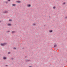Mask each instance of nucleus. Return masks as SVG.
<instances>
[{
  "mask_svg": "<svg viewBox=\"0 0 67 67\" xmlns=\"http://www.w3.org/2000/svg\"><path fill=\"white\" fill-rule=\"evenodd\" d=\"M28 61H29V60H26V62H28Z\"/></svg>",
  "mask_w": 67,
  "mask_h": 67,
  "instance_id": "obj_16",
  "label": "nucleus"
},
{
  "mask_svg": "<svg viewBox=\"0 0 67 67\" xmlns=\"http://www.w3.org/2000/svg\"><path fill=\"white\" fill-rule=\"evenodd\" d=\"M16 2L17 3H21V1H17Z\"/></svg>",
  "mask_w": 67,
  "mask_h": 67,
  "instance_id": "obj_6",
  "label": "nucleus"
},
{
  "mask_svg": "<svg viewBox=\"0 0 67 67\" xmlns=\"http://www.w3.org/2000/svg\"><path fill=\"white\" fill-rule=\"evenodd\" d=\"M12 21V20L11 19H9V21Z\"/></svg>",
  "mask_w": 67,
  "mask_h": 67,
  "instance_id": "obj_14",
  "label": "nucleus"
},
{
  "mask_svg": "<svg viewBox=\"0 0 67 67\" xmlns=\"http://www.w3.org/2000/svg\"><path fill=\"white\" fill-rule=\"evenodd\" d=\"M1 22V21H0V23Z\"/></svg>",
  "mask_w": 67,
  "mask_h": 67,
  "instance_id": "obj_26",
  "label": "nucleus"
},
{
  "mask_svg": "<svg viewBox=\"0 0 67 67\" xmlns=\"http://www.w3.org/2000/svg\"><path fill=\"white\" fill-rule=\"evenodd\" d=\"M65 19H67V16L65 17Z\"/></svg>",
  "mask_w": 67,
  "mask_h": 67,
  "instance_id": "obj_18",
  "label": "nucleus"
},
{
  "mask_svg": "<svg viewBox=\"0 0 67 67\" xmlns=\"http://www.w3.org/2000/svg\"><path fill=\"white\" fill-rule=\"evenodd\" d=\"M15 33V31H13L12 32V33Z\"/></svg>",
  "mask_w": 67,
  "mask_h": 67,
  "instance_id": "obj_10",
  "label": "nucleus"
},
{
  "mask_svg": "<svg viewBox=\"0 0 67 67\" xmlns=\"http://www.w3.org/2000/svg\"><path fill=\"white\" fill-rule=\"evenodd\" d=\"M14 49H16V48H14Z\"/></svg>",
  "mask_w": 67,
  "mask_h": 67,
  "instance_id": "obj_17",
  "label": "nucleus"
},
{
  "mask_svg": "<svg viewBox=\"0 0 67 67\" xmlns=\"http://www.w3.org/2000/svg\"><path fill=\"white\" fill-rule=\"evenodd\" d=\"M6 3H8V2H6Z\"/></svg>",
  "mask_w": 67,
  "mask_h": 67,
  "instance_id": "obj_23",
  "label": "nucleus"
},
{
  "mask_svg": "<svg viewBox=\"0 0 67 67\" xmlns=\"http://www.w3.org/2000/svg\"><path fill=\"white\" fill-rule=\"evenodd\" d=\"M7 32L8 33L9 32H10V31H7Z\"/></svg>",
  "mask_w": 67,
  "mask_h": 67,
  "instance_id": "obj_21",
  "label": "nucleus"
},
{
  "mask_svg": "<svg viewBox=\"0 0 67 67\" xmlns=\"http://www.w3.org/2000/svg\"><path fill=\"white\" fill-rule=\"evenodd\" d=\"M31 5L30 4H28L27 5V7H31Z\"/></svg>",
  "mask_w": 67,
  "mask_h": 67,
  "instance_id": "obj_2",
  "label": "nucleus"
},
{
  "mask_svg": "<svg viewBox=\"0 0 67 67\" xmlns=\"http://www.w3.org/2000/svg\"><path fill=\"white\" fill-rule=\"evenodd\" d=\"M3 12L4 13H7L8 12L7 11H4Z\"/></svg>",
  "mask_w": 67,
  "mask_h": 67,
  "instance_id": "obj_4",
  "label": "nucleus"
},
{
  "mask_svg": "<svg viewBox=\"0 0 67 67\" xmlns=\"http://www.w3.org/2000/svg\"><path fill=\"white\" fill-rule=\"evenodd\" d=\"M56 6H54L53 8V9H56Z\"/></svg>",
  "mask_w": 67,
  "mask_h": 67,
  "instance_id": "obj_9",
  "label": "nucleus"
},
{
  "mask_svg": "<svg viewBox=\"0 0 67 67\" xmlns=\"http://www.w3.org/2000/svg\"><path fill=\"white\" fill-rule=\"evenodd\" d=\"M11 59H12V60H13V58H12Z\"/></svg>",
  "mask_w": 67,
  "mask_h": 67,
  "instance_id": "obj_19",
  "label": "nucleus"
},
{
  "mask_svg": "<svg viewBox=\"0 0 67 67\" xmlns=\"http://www.w3.org/2000/svg\"><path fill=\"white\" fill-rule=\"evenodd\" d=\"M12 5V6H15V4H13Z\"/></svg>",
  "mask_w": 67,
  "mask_h": 67,
  "instance_id": "obj_13",
  "label": "nucleus"
},
{
  "mask_svg": "<svg viewBox=\"0 0 67 67\" xmlns=\"http://www.w3.org/2000/svg\"><path fill=\"white\" fill-rule=\"evenodd\" d=\"M29 67H32V66H29Z\"/></svg>",
  "mask_w": 67,
  "mask_h": 67,
  "instance_id": "obj_22",
  "label": "nucleus"
},
{
  "mask_svg": "<svg viewBox=\"0 0 67 67\" xmlns=\"http://www.w3.org/2000/svg\"><path fill=\"white\" fill-rule=\"evenodd\" d=\"M10 52H8V54H10Z\"/></svg>",
  "mask_w": 67,
  "mask_h": 67,
  "instance_id": "obj_15",
  "label": "nucleus"
},
{
  "mask_svg": "<svg viewBox=\"0 0 67 67\" xmlns=\"http://www.w3.org/2000/svg\"><path fill=\"white\" fill-rule=\"evenodd\" d=\"M26 57H27L26 56H25V58H26Z\"/></svg>",
  "mask_w": 67,
  "mask_h": 67,
  "instance_id": "obj_20",
  "label": "nucleus"
},
{
  "mask_svg": "<svg viewBox=\"0 0 67 67\" xmlns=\"http://www.w3.org/2000/svg\"><path fill=\"white\" fill-rule=\"evenodd\" d=\"M0 45L1 46H4L5 45H7V43H1L0 44Z\"/></svg>",
  "mask_w": 67,
  "mask_h": 67,
  "instance_id": "obj_1",
  "label": "nucleus"
},
{
  "mask_svg": "<svg viewBox=\"0 0 67 67\" xmlns=\"http://www.w3.org/2000/svg\"><path fill=\"white\" fill-rule=\"evenodd\" d=\"M7 25H8V26H11L12 25H11V24L10 23H8L7 24Z\"/></svg>",
  "mask_w": 67,
  "mask_h": 67,
  "instance_id": "obj_3",
  "label": "nucleus"
},
{
  "mask_svg": "<svg viewBox=\"0 0 67 67\" xmlns=\"http://www.w3.org/2000/svg\"><path fill=\"white\" fill-rule=\"evenodd\" d=\"M8 1H10V0H8Z\"/></svg>",
  "mask_w": 67,
  "mask_h": 67,
  "instance_id": "obj_24",
  "label": "nucleus"
},
{
  "mask_svg": "<svg viewBox=\"0 0 67 67\" xmlns=\"http://www.w3.org/2000/svg\"><path fill=\"white\" fill-rule=\"evenodd\" d=\"M6 66H8V65H6Z\"/></svg>",
  "mask_w": 67,
  "mask_h": 67,
  "instance_id": "obj_25",
  "label": "nucleus"
},
{
  "mask_svg": "<svg viewBox=\"0 0 67 67\" xmlns=\"http://www.w3.org/2000/svg\"><path fill=\"white\" fill-rule=\"evenodd\" d=\"M66 4V3L65 2H64L62 3V5H65Z\"/></svg>",
  "mask_w": 67,
  "mask_h": 67,
  "instance_id": "obj_8",
  "label": "nucleus"
},
{
  "mask_svg": "<svg viewBox=\"0 0 67 67\" xmlns=\"http://www.w3.org/2000/svg\"><path fill=\"white\" fill-rule=\"evenodd\" d=\"M3 59L5 60V59H7V58H6V57H3Z\"/></svg>",
  "mask_w": 67,
  "mask_h": 67,
  "instance_id": "obj_5",
  "label": "nucleus"
},
{
  "mask_svg": "<svg viewBox=\"0 0 67 67\" xmlns=\"http://www.w3.org/2000/svg\"><path fill=\"white\" fill-rule=\"evenodd\" d=\"M49 33H52L53 32V30H50L49 31Z\"/></svg>",
  "mask_w": 67,
  "mask_h": 67,
  "instance_id": "obj_7",
  "label": "nucleus"
},
{
  "mask_svg": "<svg viewBox=\"0 0 67 67\" xmlns=\"http://www.w3.org/2000/svg\"><path fill=\"white\" fill-rule=\"evenodd\" d=\"M33 25L34 26L36 25V24L35 23H33Z\"/></svg>",
  "mask_w": 67,
  "mask_h": 67,
  "instance_id": "obj_11",
  "label": "nucleus"
},
{
  "mask_svg": "<svg viewBox=\"0 0 67 67\" xmlns=\"http://www.w3.org/2000/svg\"><path fill=\"white\" fill-rule=\"evenodd\" d=\"M56 46H57V45L55 44L54 45V47H56Z\"/></svg>",
  "mask_w": 67,
  "mask_h": 67,
  "instance_id": "obj_12",
  "label": "nucleus"
}]
</instances>
